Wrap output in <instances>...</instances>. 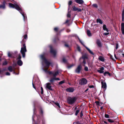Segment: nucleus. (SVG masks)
<instances>
[{"label": "nucleus", "instance_id": "nucleus-1", "mask_svg": "<svg viewBox=\"0 0 124 124\" xmlns=\"http://www.w3.org/2000/svg\"><path fill=\"white\" fill-rule=\"evenodd\" d=\"M25 40L23 39L21 43L22 44V47L21 48L20 52L22 55V56L24 58L25 56V52H27L26 47L25 46Z\"/></svg>", "mask_w": 124, "mask_h": 124}, {"label": "nucleus", "instance_id": "nucleus-2", "mask_svg": "<svg viewBox=\"0 0 124 124\" xmlns=\"http://www.w3.org/2000/svg\"><path fill=\"white\" fill-rule=\"evenodd\" d=\"M77 100V98L76 97L72 98L69 97L67 99V102L69 104L72 105L75 103Z\"/></svg>", "mask_w": 124, "mask_h": 124}, {"label": "nucleus", "instance_id": "nucleus-3", "mask_svg": "<svg viewBox=\"0 0 124 124\" xmlns=\"http://www.w3.org/2000/svg\"><path fill=\"white\" fill-rule=\"evenodd\" d=\"M9 6L10 8H15L18 11L21 10V8L16 4H14L11 3H10L9 4Z\"/></svg>", "mask_w": 124, "mask_h": 124}, {"label": "nucleus", "instance_id": "nucleus-4", "mask_svg": "<svg viewBox=\"0 0 124 124\" xmlns=\"http://www.w3.org/2000/svg\"><path fill=\"white\" fill-rule=\"evenodd\" d=\"M40 58L47 65V66L48 67L51 64V63L48 61L45 58L44 55L42 54L40 55Z\"/></svg>", "mask_w": 124, "mask_h": 124}, {"label": "nucleus", "instance_id": "nucleus-5", "mask_svg": "<svg viewBox=\"0 0 124 124\" xmlns=\"http://www.w3.org/2000/svg\"><path fill=\"white\" fill-rule=\"evenodd\" d=\"M49 47L50 48V53L53 55L54 57H55L56 55V51L53 49L52 45L49 46Z\"/></svg>", "mask_w": 124, "mask_h": 124}, {"label": "nucleus", "instance_id": "nucleus-6", "mask_svg": "<svg viewBox=\"0 0 124 124\" xmlns=\"http://www.w3.org/2000/svg\"><path fill=\"white\" fill-rule=\"evenodd\" d=\"M87 82V80L85 78L81 79L79 81V84L81 85H86Z\"/></svg>", "mask_w": 124, "mask_h": 124}, {"label": "nucleus", "instance_id": "nucleus-7", "mask_svg": "<svg viewBox=\"0 0 124 124\" xmlns=\"http://www.w3.org/2000/svg\"><path fill=\"white\" fill-rule=\"evenodd\" d=\"M73 11H78V12H81L82 9L80 8L76 7L75 6H72L71 9Z\"/></svg>", "mask_w": 124, "mask_h": 124}, {"label": "nucleus", "instance_id": "nucleus-8", "mask_svg": "<svg viewBox=\"0 0 124 124\" xmlns=\"http://www.w3.org/2000/svg\"><path fill=\"white\" fill-rule=\"evenodd\" d=\"M60 79L59 78H56V77H53L50 79L49 81L50 82V83L52 85H54V82L55 80H59Z\"/></svg>", "mask_w": 124, "mask_h": 124}, {"label": "nucleus", "instance_id": "nucleus-9", "mask_svg": "<svg viewBox=\"0 0 124 124\" xmlns=\"http://www.w3.org/2000/svg\"><path fill=\"white\" fill-rule=\"evenodd\" d=\"M82 69V66L80 65L78 66L77 68L75 70V72L76 73H79Z\"/></svg>", "mask_w": 124, "mask_h": 124}, {"label": "nucleus", "instance_id": "nucleus-10", "mask_svg": "<svg viewBox=\"0 0 124 124\" xmlns=\"http://www.w3.org/2000/svg\"><path fill=\"white\" fill-rule=\"evenodd\" d=\"M51 83H47L46 84V88H47L48 90H50L52 91V90L53 89L52 88V86L51 85Z\"/></svg>", "mask_w": 124, "mask_h": 124}, {"label": "nucleus", "instance_id": "nucleus-11", "mask_svg": "<svg viewBox=\"0 0 124 124\" xmlns=\"http://www.w3.org/2000/svg\"><path fill=\"white\" fill-rule=\"evenodd\" d=\"M6 3V1L4 0L2 2V4L0 5V9H5L6 8L5 4Z\"/></svg>", "mask_w": 124, "mask_h": 124}, {"label": "nucleus", "instance_id": "nucleus-12", "mask_svg": "<svg viewBox=\"0 0 124 124\" xmlns=\"http://www.w3.org/2000/svg\"><path fill=\"white\" fill-rule=\"evenodd\" d=\"M66 90L68 92H73L74 90V88L72 87H70L66 89Z\"/></svg>", "mask_w": 124, "mask_h": 124}, {"label": "nucleus", "instance_id": "nucleus-13", "mask_svg": "<svg viewBox=\"0 0 124 124\" xmlns=\"http://www.w3.org/2000/svg\"><path fill=\"white\" fill-rule=\"evenodd\" d=\"M20 13L22 14L24 20L25 21L27 19V17L26 15H25L24 13L23 12V11L22 9L21 8V11H19Z\"/></svg>", "mask_w": 124, "mask_h": 124}, {"label": "nucleus", "instance_id": "nucleus-14", "mask_svg": "<svg viewBox=\"0 0 124 124\" xmlns=\"http://www.w3.org/2000/svg\"><path fill=\"white\" fill-rule=\"evenodd\" d=\"M96 43L97 44L98 46L99 47L101 48L102 47V45L101 42L99 40L97 39V40Z\"/></svg>", "mask_w": 124, "mask_h": 124}, {"label": "nucleus", "instance_id": "nucleus-15", "mask_svg": "<svg viewBox=\"0 0 124 124\" xmlns=\"http://www.w3.org/2000/svg\"><path fill=\"white\" fill-rule=\"evenodd\" d=\"M100 70H97V72L100 73H103L104 72V71H103V70L104 69V68L103 67H101L100 68Z\"/></svg>", "mask_w": 124, "mask_h": 124}, {"label": "nucleus", "instance_id": "nucleus-16", "mask_svg": "<svg viewBox=\"0 0 124 124\" xmlns=\"http://www.w3.org/2000/svg\"><path fill=\"white\" fill-rule=\"evenodd\" d=\"M121 30L123 34L124 35V23L121 24Z\"/></svg>", "mask_w": 124, "mask_h": 124}, {"label": "nucleus", "instance_id": "nucleus-17", "mask_svg": "<svg viewBox=\"0 0 124 124\" xmlns=\"http://www.w3.org/2000/svg\"><path fill=\"white\" fill-rule=\"evenodd\" d=\"M102 85L101 87L104 89H106L107 87L106 84L105 82H103V81L101 82Z\"/></svg>", "mask_w": 124, "mask_h": 124}, {"label": "nucleus", "instance_id": "nucleus-18", "mask_svg": "<svg viewBox=\"0 0 124 124\" xmlns=\"http://www.w3.org/2000/svg\"><path fill=\"white\" fill-rule=\"evenodd\" d=\"M75 1L77 3L80 4H83L84 3L83 0H75Z\"/></svg>", "mask_w": 124, "mask_h": 124}, {"label": "nucleus", "instance_id": "nucleus-19", "mask_svg": "<svg viewBox=\"0 0 124 124\" xmlns=\"http://www.w3.org/2000/svg\"><path fill=\"white\" fill-rule=\"evenodd\" d=\"M17 64L19 66H21L23 64V62L21 60H18L17 62Z\"/></svg>", "mask_w": 124, "mask_h": 124}, {"label": "nucleus", "instance_id": "nucleus-20", "mask_svg": "<svg viewBox=\"0 0 124 124\" xmlns=\"http://www.w3.org/2000/svg\"><path fill=\"white\" fill-rule=\"evenodd\" d=\"M103 30L104 31H106L107 32H108L109 31V30L108 29H107V28L106 27V25L104 24L103 26Z\"/></svg>", "mask_w": 124, "mask_h": 124}, {"label": "nucleus", "instance_id": "nucleus-21", "mask_svg": "<svg viewBox=\"0 0 124 124\" xmlns=\"http://www.w3.org/2000/svg\"><path fill=\"white\" fill-rule=\"evenodd\" d=\"M98 59L99 60L102 62H104V57L101 56H100L99 57Z\"/></svg>", "mask_w": 124, "mask_h": 124}, {"label": "nucleus", "instance_id": "nucleus-22", "mask_svg": "<svg viewBox=\"0 0 124 124\" xmlns=\"http://www.w3.org/2000/svg\"><path fill=\"white\" fill-rule=\"evenodd\" d=\"M85 47L86 49L88 51L90 54L92 55H94V54L86 46H85Z\"/></svg>", "mask_w": 124, "mask_h": 124}, {"label": "nucleus", "instance_id": "nucleus-23", "mask_svg": "<svg viewBox=\"0 0 124 124\" xmlns=\"http://www.w3.org/2000/svg\"><path fill=\"white\" fill-rule=\"evenodd\" d=\"M97 23H100L101 24H102L103 22L102 20L100 19H97L96 20Z\"/></svg>", "mask_w": 124, "mask_h": 124}, {"label": "nucleus", "instance_id": "nucleus-24", "mask_svg": "<svg viewBox=\"0 0 124 124\" xmlns=\"http://www.w3.org/2000/svg\"><path fill=\"white\" fill-rule=\"evenodd\" d=\"M59 73V71L58 70L55 72V73L53 74V75L54 76V77H56L57 76Z\"/></svg>", "mask_w": 124, "mask_h": 124}, {"label": "nucleus", "instance_id": "nucleus-25", "mask_svg": "<svg viewBox=\"0 0 124 124\" xmlns=\"http://www.w3.org/2000/svg\"><path fill=\"white\" fill-rule=\"evenodd\" d=\"M87 35L89 36L90 37L92 36V33L89 30H87Z\"/></svg>", "mask_w": 124, "mask_h": 124}, {"label": "nucleus", "instance_id": "nucleus-26", "mask_svg": "<svg viewBox=\"0 0 124 124\" xmlns=\"http://www.w3.org/2000/svg\"><path fill=\"white\" fill-rule=\"evenodd\" d=\"M59 40V39L58 37H55L53 40L54 42L55 43L57 42Z\"/></svg>", "mask_w": 124, "mask_h": 124}, {"label": "nucleus", "instance_id": "nucleus-27", "mask_svg": "<svg viewBox=\"0 0 124 124\" xmlns=\"http://www.w3.org/2000/svg\"><path fill=\"white\" fill-rule=\"evenodd\" d=\"M124 21V9L122 11V21L123 22Z\"/></svg>", "mask_w": 124, "mask_h": 124}, {"label": "nucleus", "instance_id": "nucleus-28", "mask_svg": "<svg viewBox=\"0 0 124 124\" xmlns=\"http://www.w3.org/2000/svg\"><path fill=\"white\" fill-rule=\"evenodd\" d=\"M62 61L64 63L67 64L68 63L67 60L64 58H62Z\"/></svg>", "mask_w": 124, "mask_h": 124}, {"label": "nucleus", "instance_id": "nucleus-29", "mask_svg": "<svg viewBox=\"0 0 124 124\" xmlns=\"http://www.w3.org/2000/svg\"><path fill=\"white\" fill-rule=\"evenodd\" d=\"M106 74H107L108 75H109V76H111V74L108 71H105L104 73V76H106Z\"/></svg>", "mask_w": 124, "mask_h": 124}, {"label": "nucleus", "instance_id": "nucleus-30", "mask_svg": "<svg viewBox=\"0 0 124 124\" xmlns=\"http://www.w3.org/2000/svg\"><path fill=\"white\" fill-rule=\"evenodd\" d=\"M8 70L10 72H12L13 71L12 67L11 66H9L8 67Z\"/></svg>", "mask_w": 124, "mask_h": 124}, {"label": "nucleus", "instance_id": "nucleus-31", "mask_svg": "<svg viewBox=\"0 0 124 124\" xmlns=\"http://www.w3.org/2000/svg\"><path fill=\"white\" fill-rule=\"evenodd\" d=\"M39 113L42 116H43V111L42 109L41 108L40 109Z\"/></svg>", "mask_w": 124, "mask_h": 124}, {"label": "nucleus", "instance_id": "nucleus-32", "mask_svg": "<svg viewBox=\"0 0 124 124\" xmlns=\"http://www.w3.org/2000/svg\"><path fill=\"white\" fill-rule=\"evenodd\" d=\"M8 56L9 57L13 58L14 56L12 54L10 53V52H8Z\"/></svg>", "mask_w": 124, "mask_h": 124}, {"label": "nucleus", "instance_id": "nucleus-33", "mask_svg": "<svg viewBox=\"0 0 124 124\" xmlns=\"http://www.w3.org/2000/svg\"><path fill=\"white\" fill-rule=\"evenodd\" d=\"M82 58L83 60H85V59H87L88 58V57L86 55H83Z\"/></svg>", "mask_w": 124, "mask_h": 124}, {"label": "nucleus", "instance_id": "nucleus-34", "mask_svg": "<svg viewBox=\"0 0 124 124\" xmlns=\"http://www.w3.org/2000/svg\"><path fill=\"white\" fill-rule=\"evenodd\" d=\"M107 120L109 122L111 123H114L115 122L114 120L110 119H108Z\"/></svg>", "mask_w": 124, "mask_h": 124}, {"label": "nucleus", "instance_id": "nucleus-35", "mask_svg": "<svg viewBox=\"0 0 124 124\" xmlns=\"http://www.w3.org/2000/svg\"><path fill=\"white\" fill-rule=\"evenodd\" d=\"M46 66L47 67V68H46V67H45L44 69V70L46 72L48 73L49 71L48 70V68L49 67V66L48 67V66H47L46 65Z\"/></svg>", "mask_w": 124, "mask_h": 124}, {"label": "nucleus", "instance_id": "nucleus-36", "mask_svg": "<svg viewBox=\"0 0 124 124\" xmlns=\"http://www.w3.org/2000/svg\"><path fill=\"white\" fill-rule=\"evenodd\" d=\"M92 6H93V7L96 8H98V6L96 4H93Z\"/></svg>", "mask_w": 124, "mask_h": 124}, {"label": "nucleus", "instance_id": "nucleus-37", "mask_svg": "<svg viewBox=\"0 0 124 124\" xmlns=\"http://www.w3.org/2000/svg\"><path fill=\"white\" fill-rule=\"evenodd\" d=\"M95 103H96L97 105L101 106V105L100 104V102L98 101H96L95 102Z\"/></svg>", "mask_w": 124, "mask_h": 124}, {"label": "nucleus", "instance_id": "nucleus-38", "mask_svg": "<svg viewBox=\"0 0 124 124\" xmlns=\"http://www.w3.org/2000/svg\"><path fill=\"white\" fill-rule=\"evenodd\" d=\"M65 83V81L64 80L60 82L59 83V85H61L62 84L64 83Z\"/></svg>", "mask_w": 124, "mask_h": 124}, {"label": "nucleus", "instance_id": "nucleus-39", "mask_svg": "<svg viewBox=\"0 0 124 124\" xmlns=\"http://www.w3.org/2000/svg\"><path fill=\"white\" fill-rule=\"evenodd\" d=\"M59 30V28L58 27H55L54 28V31L56 32H58Z\"/></svg>", "mask_w": 124, "mask_h": 124}, {"label": "nucleus", "instance_id": "nucleus-40", "mask_svg": "<svg viewBox=\"0 0 124 124\" xmlns=\"http://www.w3.org/2000/svg\"><path fill=\"white\" fill-rule=\"evenodd\" d=\"M21 55L19 54L18 55V57L17 58V59L18 60H21Z\"/></svg>", "mask_w": 124, "mask_h": 124}, {"label": "nucleus", "instance_id": "nucleus-41", "mask_svg": "<svg viewBox=\"0 0 124 124\" xmlns=\"http://www.w3.org/2000/svg\"><path fill=\"white\" fill-rule=\"evenodd\" d=\"M105 117L107 118H110V117H109V116L108 114H105Z\"/></svg>", "mask_w": 124, "mask_h": 124}, {"label": "nucleus", "instance_id": "nucleus-42", "mask_svg": "<svg viewBox=\"0 0 124 124\" xmlns=\"http://www.w3.org/2000/svg\"><path fill=\"white\" fill-rule=\"evenodd\" d=\"M8 64V62L7 61H5L3 63V65H6Z\"/></svg>", "mask_w": 124, "mask_h": 124}, {"label": "nucleus", "instance_id": "nucleus-43", "mask_svg": "<svg viewBox=\"0 0 124 124\" xmlns=\"http://www.w3.org/2000/svg\"><path fill=\"white\" fill-rule=\"evenodd\" d=\"M55 104L59 108H60V106L59 103L58 102H55Z\"/></svg>", "mask_w": 124, "mask_h": 124}, {"label": "nucleus", "instance_id": "nucleus-44", "mask_svg": "<svg viewBox=\"0 0 124 124\" xmlns=\"http://www.w3.org/2000/svg\"><path fill=\"white\" fill-rule=\"evenodd\" d=\"M79 110H77L76 111L75 113V115L76 116H77L78 113L79 112Z\"/></svg>", "mask_w": 124, "mask_h": 124}, {"label": "nucleus", "instance_id": "nucleus-45", "mask_svg": "<svg viewBox=\"0 0 124 124\" xmlns=\"http://www.w3.org/2000/svg\"><path fill=\"white\" fill-rule=\"evenodd\" d=\"M78 39L79 42H80V43H81V44H82L84 46V45L83 44V43L82 42V41H81V40L78 37Z\"/></svg>", "mask_w": 124, "mask_h": 124}, {"label": "nucleus", "instance_id": "nucleus-46", "mask_svg": "<svg viewBox=\"0 0 124 124\" xmlns=\"http://www.w3.org/2000/svg\"><path fill=\"white\" fill-rule=\"evenodd\" d=\"M40 89L41 91V93L42 94H43V88L42 87H41Z\"/></svg>", "mask_w": 124, "mask_h": 124}, {"label": "nucleus", "instance_id": "nucleus-47", "mask_svg": "<svg viewBox=\"0 0 124 124\" xmlns=\"http://www.w3.org/2000/svg\"><path fill=\"white\" fill-rule=\"evenodd\" d=\"M27 39V34L25 35L24 36V39Z\"/></svg>", "mask_w": 124, "mask_h": 124}, {"label": "nucleus", "instance_id": "nucleus-48", "mask_svg": "<svg viewBox=\"0 0 124 124\" xmlns=\"http://www.w3.org/2000/svg\"><path fill=\"white\" fill-rule=\"evenodd\" d=\"M74 66V65L73 64H72L71 65H70V66H67V68L68 69H70V68H71L73 66Z\"/></svg>", "mask_w": 124, "mask_h": 124}, {"label": "nucleus", "instance_id": "nucleus-49", "mask_svg": "<svg viewBox=\"0 0 124 124\" xmlns=\"http://www.w3.org/2000/svg\"><path fill=\"white\" fill-rule=\"evenodd\" d=\"M83 63L84 64V65H83V66H85V64H86V62L85 60H83Z\"/></svg>", "mask_w": 124, "mask_h": 124}, {"label": "nucleus", "instance_id": "nucleus-50", "mask_svg": "<svg viewBox=\"0 0 124 124\" xmlns=\"http://www.w3.org/2000/svg\"><path fill=\"white\" fill-rule=\"evenodd\" d=\"M83 116V111H82L80 113V117L81 118L82 117V116Z\"/></svg>", "mask_w": 124, "mask_h": 124}, {"label": "nucleus", "instance_id": "nucleus-51", "mask_svg": "<svg viewBox=\"0 0 124 124\" xmlns=\"http://www.w3.org/2000/svg\"><path fill=\"white\" fill-rule=\"evenodd\" d=\"M84 70L86 71H88V68L87 67H85L84 68Z\"/></svg>", "mask_w": 124, "mask_h": 124}, {"label": "nucleus", "instance_id": "nucleus-52", "mask_svg": "<svg viewBox=\"0 0 124 124\" xmlns=\"http://www.w3.org/2000/svg\"><path fill=\"white\" fill-rule=\"evenodd\" d=\"M72 3V2L71 0L69 1L68 3V5H71Z\"/></svg>", "mask_w": 124, "mask_h": 124}, {"label": "nucleus", "instance_id": "nucleus-53", "mask_svg": "<svg viewBox=\"0 0 124 124\" xmlns=\"http://www.w3.org/2000/svg\"><path fill=\"white\" fill-rule=\"evenodd\" d=\"M118 47V44L117 43H116V49H117Z\"/></svg>", "mask_w": 124, "mask_h": 124}, {"label": "nucleus", "instance_id": "nucleus-54", "mask_svg": "<svg viewBox=\"0 0 124 124\" xmlns=\"http://www.w3.org/2000/svg\"><path fill=\"white\" fill-rule=\"evenodd\" d=\"M48 73L49 75H53V73L52 72V71H48Z\"/></svg>", "mask_w": 124, "mask_h": 124}, {"label": "nucleus", "instance_id": "nucleus-55", "mask_svg": "<svg viewBox=\"0 0 124 124\" xmlns=\"http://www.w3.org/2000/svg\"><path fill=\"white\" fill-rule=\"evenodd\" d=\"M67 17L68 18V17L70 18V16H71L70 14V13H68V14L67 15Z\"/></svg>", "mask_w": 124, "mask_h": 124}, {"label": "nucleus", "instance_id": "nucleus-56", "mask_svg": "<svg viewBox=\"0 0 124 124\" xmlns=\"http://www.w3.org/2000/svg\"><path fill=\"white\" fill-rule=\"evenodd\" d=\"M77 49L79 51H80V48L79 46H78L77 47Z\"/></svg>", "mask_w": 124, "mask_h": 124}, {"label": "nucleus", "instance_id": "nucleus-57", "mask_svg": "<svg viewBox=\"0 0 124 124\" xmlns=\"http://www.w3.org/2000/svg\"><path fill=\"white\" fill-rule=\"evenodd\" d=\"M109 34V32L104 33L103 35L105 36H107V35H108Z\"/></svg>", "mask_w": 124, "mask_h": 124}, {"label": "nucleus", "instance_id": "nucleus-58", "mask_svg": "<svg viewBox=\"0 0 124 124\" xmlns=\"http://www.w3.org/2000/svg\"><path fill=\"white\" fill-rule=\"evenodd\" d=\"M17 65V64L16 63H14L13 64V66L14 68Z\"/></svg>", "mask_w": 124, "mask_h": 124}, {"label": "nucleus", "instance_id": "nucleus-59", "mask_svg": "<svg viewBox=\"0 0 124 124\" xmlns=\"http://www.w3.org/2000/svg\"><path fill=\"white\" fill-rule=\"evenodd\" d=\"M69 21H70L68 20H67L64 23V24H65L66 23H68L69 22Z\"/></svg>", "mask_w": 124, "mask_h": 124}, {"label": "nucleus", "instance_id": "nucleus-60", "mask_svg": "<svg viewBox=\"0 0 124 124\" xmlns=\"http://www.w3.org/2000/svg\"><path fill=\"white\" fill-rule=\"evenodd\" d=\"M6 75L9 76L10 75V74L9 72H7L6 73Z\"/></svg>", "mask_w": 124, "mask_h": 124}, {"label": "nucleus", "instance_id": "nucleus-61", "mask_svg": "<svg viewBox=\"0 0 124 124\" xmlns=\"http://www.w3.org/2000/svg\"><path fill=\"white\" fill-rule=\"evenodd\" d=\"M80 124V123L79 122H74L73 123V124Z\"/></svg>", "mask_w": 124, "mask_h": 124}, {"label": "nucleus", "instance_id": "nucleus-62", "mask_svg": "<svg viewBox=\"0 0 124 124\" xmlns=\"http://www.w3.org/2000/svg\"><path fill=\"white\" fill-rule=\"evenodd\" d=\"M89 87L90 88H93L94 87V86L93 85H91L89 86Z\"/></svg>", "mask_w": 124, "mask_h": 124}, {"label": "nucleus", "instance_id": "nucleus-63", "mask_svg": "<svg viewBox=\"0 0 124 124\" xmlns=\"http://www.w3.org/2000/svg\"><path fill=\"white\" fill-rule=\"evenodd\" d=\"M64 45L65 46H66V47H69V46L68 44H65Z\"/></svg>", "mask_w": 124, "mask_h": 124}, {"label": "nucleus", "instance_id": "nucleus-64", "mask_svg": "<svg viewBox=\"0 0 124 124\" xmlns=\"http://www.w3.org/2000/svg\"><path fill=\"white\" fill-rule=\"evenodd\" d=\"M110 58L112 60H114V59L113 58V56L112 55H111L110 56Z\"/></svg>", "mask_w": 124, "mask_h": 124}]
</instances>
